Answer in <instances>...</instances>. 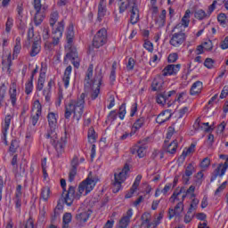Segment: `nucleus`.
Masks as SVG:
<instances>
[{"mask_svg": "<svg viewBox=\"0 0 228 228\" xmlns=\"http://www.w3.org/2000/svg\"><path fill=\"white\" fill-rule=\"evenodd\" d=\"M184 42H186V33L183 31L173 33L169 40V44L172 47H181Z\"/></svg>", "mask_w": 228, "mask_h": 228, "instance_id": "nucleus-10", "label": "nucleus"}, {"mask_svg": "<svg viewBox=\"0 0 228 228\" xmlns=\"http://www.w3.org/2000/svg\"><path fill=\"white\" fill-rule=\"evenodd\" d=\"M44 85H45V71H44V69H41L36 85L37 92H42L44 90Z\"/></svg>", "mask_w": 228, "mask_h": 228, "instance_id": "nucleus-31", "label": "nucleus"}, {"mask_svg": "<svg viewBox=\"0 0 228 228\" xmlns=\"http://www.w3.org/2000/svg\"><path fill=\"white\" fill-rule=\"evenodd\" d=\"M43 95H44L46 102H51V95H52L51 89H47L46 87H45L43 89Z\"/></svg>", "mask_w": 228, "mask_h": 228, "instance_id": "nucleus-52", "label": "nucleus"}, {"mask_svg": "<svg viewBox=\"0 0 228 228\" xmlns=\"http://www.w3.org/2000/svg\"><path fill=\"white\" fill-rule=\"evenodd\" d=\"M12 119L13 116H12V114H7L5 115L4 119L2 122L0 140L5 145H8V131H10V126H12Z\"/></svg>", "mask_w": 228, "mask_h": 228, "instance_id": "nucleus-8", "label": "nucleus"}, {"mask_svg": "<svg viewBox=\"0 0 228 228\" xmlns=\"http://www.w3.org/2000/svg\"><path fill=\"white\" fill-rule=\"evenodd\" d=\"M227 168H228V162L219 164L211 175V178H210L211 183H213L214 181H216L218 177H221V178L224 177V175H225V172H227Z\"/></svg>", "mask_w": 228, "mask_h": 228, "instance_id": "nucleus-14", "label": "nucleus"}, {"mask_svg": "<svg viewBox=\"0 0 228 228\" xmlns=\"http://www.w3.org/2000/svg\"><path fill=\"white\" fill-rule=\"evenodd\" d=\"M134 215V212L133 208H129L125 215L119 219L118 222V228H127L129 227V224H131V218H133V216Z\"/></svg>", "mask_w": 228, "mask_h": 228, "instance_id": "nucleus-15", "label": "nucleus"}, {"mask_svg": "<svg viewBox=\"0 0 228 228\" xmlns=\"http://www.w3.org/2000/svg\"><path fill=\"white\" fill-rule=\"evenodd\" d=\"M40 51H42V46L40 45V41H34L31 45L29 56L31 58H35V56H37V54H40Z\"/></svg>", "mask_w": 228, "mask_h": 228, "instance_id": "nucleus-32", "label": "nucleus"}, {"mask_svg": "<svg viewBox=\"0 0 228 228\" xmlns=\"http://www.w3.org/2000/svg\"><path fill=\"white\" fill-rule=\"evenodd\" d=\"M15 20L13 17L8 16L5 21V33L10 35L12 33V29H13Z\"/></svg>", "mask_w": 228, "mask_h": 228, "instance_id": "nucleus-38", "label": "nucleus"}, {"mask_svg": "<svg viewBox=\"0 0 228 228\" xmlns=\"http://www.w3.org/2000/svg\"><path fill=\"white\" fill-rule=\"evenodd\" d=\"M77 167H79V158L74 156L71 160V169L77 170Z\"/></svg>", "mask_w": 228, "mask_h": 228, "instance_id": "nucleus-61", "label": "nucleus"}, {"mask_svg": "<svg viewBox=\"0 0 228 228\" xmlns=\"http://www.w3.org/2000/svg\"><path fill=\"white\" fill-rule=\"evenodd\" d=\"M34 9L36 10L34 17L35 25L40 26L45 18V15L42 12V0H34Z\"/></svg>", "mask_w": 228, "mask_h": 228, "instance_id": "nucleus-12", "label": "nucleus"}, {"mask_svg": "<svg viewBox=\"0 0 228 228\" xmlns=\"http://www.w3.org/2000/svg\"><path fill=\"white\" fill-rule=\"evenodd\" d=\"M190 111V109L188 107H183L178 110V118H183L184 115H186Z\"/></svg>", "mask_w": 228, "mask_h": 228, "instance_id": "nucleus-62", "label": "nucleus"}, {"mask_svg": "<svg viewBox=\"0 0 228 228\" xmlns=\"http://www.w3.org/2000/svg\"><path fill=\"white\" fill-rule=\"evenodd\" d=\"M194 17L198 20H204V19H208L206 11H204L202 9H199V10L195 11Z\"/></svg>", "mask_w": 228, "mask_h": 228, "instance_id": "nucleus-47", "label": "nucleus"}, {"mask_svg": "<svg viewBox=\"0 0 228 228\" xmlns=\"http://www.w3.org/2000/svg\"><path fill=\"white\" fill-rule=\"evenodd\" d=\"M172 95H175V90H171L167 93L164 92L158 94L155 97L157 104L165 106L167 104V101H168Z\"/></svg>", "mask_w": 228, "mask_h": 228, "instance_id": "nucleus-16", "label": "nucleus"}, {"mask_svg": "<svg viewBox=\"0 0 228 228\" xmlns=\"http://www.w3.org/2000/svg\"><path fill=\"white\" fill-rule=\"evenodd\" d=\"M59 115L56 112H49L47 114V121L50 130L45 134V138L50 140V143L57 152V156L61 158L65 152V147H67V132H64L63 135L58 140V134H56V127L58 126Z\"/></svg>", "mask_w": 228, "mask_h": 228, "instance_id": "nucleus-2", "label": "nucleus"}, {"mask_svg": "<svg viewBox=\"0 0 228 228\" xmlns=\"http://www.w3.org/2000/svg\"><path fill=\"white\" fill-rule=\"evenodd\" d=\"M65 31V20H61L57 23L56 28H52V38L53 42L46 41L45 43V48L46 51H53L60 40L63 37V32Z\"/></svg>", "mask_w": 228, "mask_h": 228, "instance_id": "nucleus-5", "label": "nucleus"}, {"mask_svg": "<svg viewBox=\"0 0 228 228\" xmlns=\"http://www.w3.org/2000/svg\"><path fill=\"white\" fill-rule=\"evenodd\" d=\"M126 113H127V110L126 109V103H122L119 107V111L118 113V118H120L121 120H124V118H126Z\"/></svg>", "mask_w": 228, "mask_h": 228, "instance_id": "nucleus-48", "label": "nucleus"}, {"mask_svg": "<svg viewBox=\"0 0 228 228\" xmlns=\"http://www.w3.org/2000/svg\"><path fill=\"white\" fill-rule=\"evenodd\" d=\"M181 70V64H168L162 70V76L167 77V76H177Z\"/></svg>", "mask_w": 228, "mask_h": 228, "instance_id": "nucleus-18", "label": "nucleus"}, {"mask_svg": "<svg viewBox=\"0 0 228 228\" xmlns=\"http://www.w3.org/2000/svg\"><path fill=\"white\" fill-rule=\"evenodd\" d=\"M179 60V55L175 53H170L167 57L168 63H175Z\"/></svg>", "mask_w": 228, "mask_h": 228, "instance_id": "nucleus-57", "label": "nucleus"}, {"mask_svg": "<svg viewBox=\"0 0 228 228\" xmlns=\"http://www.w3.org/2000/svg\"><path fill=\"white\" fill-rule=\"evenodd\" d=\"M2 65L4 69H6L8 72H10V69H12V54H9L6 61H2Z\"/></svg>", "mask_w": 228, "mask_h": 228, "instance_id": "nucleus-49", "label": "nucleus"}, {"mask_svg": "<svg viewBox=\"0 0 228 228\" xmlns=\"http://www.w3.org/2000/svg\"><path fill=\"white\" fill-rule=\"evenodd\" d=\"M204 66L207 69H214L215 68V60L211 59V58H207L204 61Z\"/></svg>", "mask_w": 228, "mask_h": 228, "instance_id": "nucleus-53", "label": "nucleus"}, {"mask_svg": "<svg viewBox=\"0 0 228 228\" xmlns=\"http://www.w3.org/2000/svg\"><path fill=\"white\" fill-rule=\"evenodd\" d=\"M183 211H184V200H183L182 198L181 200L175 206V208H170L168 209V220H172V218H179V216L183 215Z\"/></svg>", "mask_w": 228, "mask_h": 228, "instance_id": "nucleus-11", "label": "nucleus"}, {"mask_svg": "<svg viewBox=\"0 0 228 228\" xmlns=\"http://www.w3.org/2000/svg\"><path fill=\"white\" fill-rule=\"evenodd\" d=\"M219 47H220V49H222V51H227V49H228V36H226L224 37V39L223 41H221Z\"/></svg>", "mask_w": 228, "mask_h": 228, "instance_id": "nucleus-64", "label": "nucleus"}, {"mask_svg": "<svg viewBox=\"0 0 228 228\" xmlns=\"http://www.w3.org/2000/svg\"><path fill=\"white\" fill-rule=\"evenodd\" d=\"M202 45L205 51H213V41L210 39L205 41Z\"/></svg>", "mask_w": 228, "mask_h": 228, "instance_id": "nucleus-59", "label": "nucleus"}, {"mask_svg": "<svg viewBox=\"0 0 228 228\" xmlns=\"http://www.w3.org/2000/svg\"><path fill=\"white\" fill-rule=\"evenodd\" d=\"M217 20L222 26H224L227 22V15H225V13H219Z\"/></svg>", "mask_w": 228, "mask_h": 228, "instance_id": "nucleus-60", "label": "nucleus"}, {"mask_svg": "<svg viewBox=\"0 0 228 228\" xmlns=\"http://www.w3.org/2000/svg\"><path fill=\"white\" fill-rule=\"evenodd\" d=\"M74 36H75L74 24L70 23L66 31V38H67L68 44H72V42H74Z\"/></svg>", "mask_w": 228, "mask_h": 228, "instance_id": "nucleus-34", "label": "nucleus"}, {"mask_svg": "<svg viewBox=\"0 0 228 228\" xmlns=\"http://www.w3.org/2000/svg\"><path fill=\"white\" fill-rule=\"evenodd\" d=\"M129 166L126 164L123 167V169L119 173L114 174V182H113V193H118L120 190H122L123 183H126V179H127V174H129Z\"/></svg>", "mask_w": 228, "mask_h": 228, "instance_id": "nucleus-6", "label": "nucleus"}, {"mask_svg": "<svg viewBox=\"0 0 228 228\" xmlns=\"http://www.w3.org/2000/svg\"><path fill=\"white\" fill-rule=\"evenodd\" d=\"M66 57L68 60L71 61L72 65L75 67V69H78L80 67L79 60H77V53L76 52H69L66 54Z\"/></svg>", "mask_w": 228, "mask_h": 228, "instance_id": "nucleus-33", "label": "nucleus"}, {"mask_svg": "<svg viewBox=\"0 0 228 228\" xmlns=\"http://www.w3.org/2000/svg\"><path fill=\"white\" fill-rule=\"evenodd\" d=\"M195 147H197V145L195 143H191L190 145V147L185 148L178 159L179 161L181 163H183V161L186 159V157H188V156H190V154H193V152H195Z\"/></svg>", "mask_w": 228, "mask_h": 228, "instance_id": "nucleus-29", "label": "nucleus"}, {"mask_svg": "<svg viewBox=\"0 0 228 228\" xmlns=\"http://www.w3.org/2000/svg\"><path fill=\"white\" fill-rule=\"evenodd\" d=\"M97 182L94 178L87 177L78 185V193L76 194V187L69 186L68 191L61 194V199L59 200L56 209L59 211L63 210V204H66L68 208H70L74 204L75 199H81V195H88L91 191H94Z\"/></svg>", "mask_w": 228, "mask_h": 228, "instance_id": "nucleus-1", "label": "nucleus"}, {"mask_svg": "<svg viewBox=\"0 0 228 228\" xmlns=\"http://www.w3.org/2000/svg\"><path fill=\"white\" fill-rule=\"evenodd\" d=\"M20 51H22V44L20 37H17L15 39V45L12 50V60H17L19 58V54H20Z\"/></svg>", "mask_w": 228, "mask_h": 228, "instance_id": "nucleus-30", "label": "nucleus"}, {"mask_svg": "<svg viewBox=\"0 0 228 228\" xmlns=\"http://www.w3.org/2000/svg\"><path fill=\"white\" fill-rule=\"evenodd\" d=\"M209 165H211V159H209V157H206L200 162V167L201 168H208V167H209Z\"/></svg>", "mask_w": 228, "mask_h": 228, "instance_id": "nucleus-55", "label": "nucleus"}, {"mask_svg": "<svg viewBox=\"0 0 228 228\" xmlns=\"http://www.w3.org/2000/svg\"><path fill=\"white\" fill-rule=\"evenodd\" d=\"M108 12L107 1L100 0L98 4V20H102Z\"/></svg>", "mask_w": 228, "mask_h": 228, "instance_id": "nucleus-27", "label": "nucleus"}, {"mask_svg": "<svg viewBox=\"0 0 228 228\" xmlns=\"http://www.w3.org/2000/svg\"><path fill=\"white\" fill-rule=\"evenodd\" d=\"M227 188V181H224L215 191V195L220 197V194L224 190Z\"/></svg>", "mask_w": 228, "mask_h": 228, "instance_id": "nucleus-56", "label": "nucleus"}, {"mask_svg": "<svg viewBox=\"0 0 228 228\" xmlns=\"http://www.w3.org/2000/svg\"><path fill=\"white\" fill-rule=\"evenodd\" d=\"M202 90H204V83L200 80H197L191 85L189 94L191 97H196L202 94Z\"/></svg>", "mask_w": 228, "mask_h": 228, "instance_id": "nucleus-19", "label": "nucleus"}, {"mask_svg": "<svg viewBox=\"0 0 228 228\" xmlns=\"http://www.w3.org/2000/svg\"><path fill=\"white\" fill-rule=\"evenodd\" d=\"M87 138L89 143H95V142H97V133H95V129H94V127H90L88 129Z\"/></svg>", "mask_w": 228, "mask_h": 228, "instance_id": "nucleus-42", "label": "nucleus"}, {"mask_svg": "<svg viewBox=\"0 0 228 228\" xmlns=\"http://www.w3.org/2000/svg\"><path fill=\"white\" fill-rule=\"evenodd\" d=\"M70 76H72V66L69 65L65 69L62 76V83L66 90L70 86Z\"/></svg>", "mask_w": 228, "mask_h": 228, "instance_id": "nucleus-26", "label": "nucleus"}, {"mask_svg": "<svg viewBox=\"0 0 228 228\" xmlns=\"http://www.w3.org/2000/svg\"><path fill=\"white\" fill-rule=\"evenodd\" d=\"M144 49L148 51V53H153L154 52V45L150 40H145L143 44Z\"/></svg>", "mask_w": 228, "mask_h": 228, "instance_id": "nucleus-51", "label": "nucleus"}, {"mask_svg": "<svg viewBox=\"0 0 228 228\" xmlns=\"http://www.w3.org/2000/svg\"><path fill=\"white\" fill-rule=\"evenodd\" d=\"M17 149H19V142L15 139L12 140L11 145L9 147V152L15 154V152H17Z\"/></svg>", "mask_w": 228, "mask_h": 228, "instance_id": "nucleus-50", "label": "nucleus"}, {"mask_svg": "<svg viewBox=\"0 0 228 228\" xmlns=\"http://www.w3.org/2000/svg\"><path fill=\"white\" fill-rule=\"evenodd\" d=\"M177 147H179V143L177 140H175L167 145V152H168V154H175V152H177Z\"/></svg>", "mask_w": 228, "mask_h": 228, "instance_id": "nucleus-43", "label": "nucleus"}, {"mask_svg": "<svg viewBox=\"0 0 228 228\" xmlns=\"http://www.w3.org/2000/svg\"><path fill=\"white\" fill-rule=\"evenodd\" d=\"M34 80L28 79L25 83V94L26 95H31L33 94V90H35V85L33 84Z\"/></svg>", "mask_w": 228, "mask_h": 228, "instance_id": "nucleus-41", "label": "nucleus"}, {"mask_svg": "<svg viewBox=\"0 0 228 228\" xmlns=\"http://www.w3.org/2000/svg\"><path fill=\"white\" fill-rule=\"evenodd\" d=\"M146 120L147 118H145V117L143 116L135 119V121L132 125L131 134H136V133H138V131L141 130L143 126H145Z\"/></svg>", "mask_w": 228, "mask_h": 228, "instance_id": "nucleus-23", "label": "nucleus"}, {"mask_svg": "<svg viewBox=\"0 0 228 228\" xmlns=\"http://www.w3.org/2000/svg\"><path fill=\"white\" fill-rule=\"evenodd\" d=\"M136 64V61L133 59V57H130L128 59V62L126 64V69L127 70H134V65Z\"/></svg>", "mask_w": 228, "mask_h": 228, "instance_id": "nucleus-63", "label": "nucleus"}, {"mask_svg": "<svg viewBox=\"0 0 228 228\" xmlns=\"http://www.w3.org/2000/svg\"><path fill=\"white\" fill-rule=\"evenodd\" d=\"M58 19H60V13L58 12V11H54L50 14V26L51 28H56L55 24L56 22H58ZM55 26V27H54Z\"/></svg>", "mask_w": 228, "mask_h": 228, "instance_id": "nucleus-44", "label": "nucleus"}, {"mask_svg": "<svg viewBox=\"0 0 228 228\" xmlns=\"http://www.w3.org/2000/svg\"><path fill=\"white\" fill-rule=\"evenodd\" d=\"M170 118H172V110H165L157 116L156 122L162 126L165 122H168Z\"/></svg>", "mask_w": 228, "mask_h": 228, "instance_id": "nucleus-22", "label": "nucleus"}, {"mask_svg": "<svg viewBox=\"0 0 228 228\" xmlns=\"http://www.w3.org/2000/svg\"><path fill=\"white\" fill-rule=\"evenodd\" d=\"M9 101L11 106L15 108L17 106V101H19V92H17V84L14 82L9 88Z\"/></svg>", "mask_w": 228, "mask_h": 228, "instance_id": "nucleus-17", "label": "nucleus"}, {"mask_svg": "<svg viewBox=\"0 0 228 228\" xmlns=\"http://www.w3.org/2000/svg\"><path fill=\"white\" fill-rule=\"evenodd\" d=\"M86 97V94L82 93L80 97L77 100H71L69 104L65 106V113L64 118L69 120L70 117L79 122L81 120V117H83V113L85 111V99Z\"/></svg>", "mask_w": 228, "mask_h": 228, "instance_id": "nucleus-4", "label": "nucleus"}, {"mask_svg": "<svg viewBox=\"0 0 228 228\" xmlns=\"http://www.w3.org/2000/svg\"><path fill=\"white\" fill-rule=\"evenodd\" d=\"M131 0H119L118 10L119 13H124L129 6H131Z\"/></svg>", "mask_w": 228, "mask_h": 228, "instance_id": "nucleus-39", "label": "nucleus"}, {"mask_svg": "<svg viewBox=\"0 0 228 228\" xmlns=\"http://www.w3.org/2000/svg\"><path fill=\"white\" fill-rule=\"evenodd\" d=\"M92 77H94L92 79ZM85 88H92L91 99L95 101L101 94V86H102V74L99 73L94 77V64H90L84 79Z\"/></svg>", "mask_w": 228, "mask_h": 228, "instance_id": "nucleus-3", "label": "nucleus"}, {"mask_svg": "<svg viewBox=\"0 0 228 228\" xmlns=\"http://www.w3.org/2000/svg\"><path fill=\"white\" fill-rule=\"evenodd\" d=\"M90 216H92V210L88 209L87 211L81 212L76 216L77 222L79 224L80 227H84L85 224L88 222L90 219Z\"/></svg>", "mask_w": 228, "mask_h": 228, "instance_id": "nucleus-21", "label": "nucleus"}, {"mask_svg": "<svg viewBox=\"0 0 228 228\" xmlns=\"http://www.w3.org/2000/svg\"><path fill=\"white\" fill-rule=\"evenodd\" d=\"M33 110H36V112L30 116V124L35 126L38 124V120H40V117L42 116V103H40V100L34 102Z\"/></svg>", "mask_w": 228, "mask_h": 228, "instance_id": "nucleus-13", "label": "nucleus"}, {"mask_svg": "<svg viewBox=\"0 0 228 228\" xmlns=\"http://www.w3.org/2000/svg\"><path fill=\"white\" fill-rule=\"evenodd\" d=\"M130 24L134 26V24H138V20H140V9H138L137 4L132 5L130 10Z\"/></svg>", "mask_w": 228, "mask_h": 228, "instance_id": "nucleus-24", "label": "nucleus"}, {"mask_svg": "<svg viewBox=\"0 0 228 228\" xmlns=\"http://www.w3.org/2000/svg\"><path fill=\"white\" fill-rule=\"evenodd\" d=\"M108 42V30L105 28L99 29L94 37L93 45L99 49Z\"/></svg>", "mask_w": 228, "mask_h": 228, "instance_id": "nucleus-9", "label": "nucleus"}, {"mask_svg": "<svg viewBox=\"0 0 228 228\" xmlns=\"http://www.w3.org/2000/svg\"><path fill=\"white\" fill-rule=\"evenodd\" d=\"M190 193L191 197H195V186L191 185L187 190L184 187H177L171 195L170 200L173 202L179 200V195H182V199L184 200L186 197H189Z\"/></svg>", "mask_w": 228, "mask_h": 228, "instance_id": "nucleus-7", "label": "nucleus"}, {"mask_svg": "<svg viewBox=\"0 0 228 228\" xmlns=\"http://www.w3.org/2000/svg\"><path fill=\"white\" fill-rule=\"evenodd\" d=\"M72 222V214L70 212H66L62 216V228L70 227V223Z\"/></svg>", "mask_w": 228, "mask_h": 228, "instance_id": "nucleus-37", "label": "nucleus"}, {"mask_svg": "<svg viewBox=\"0 0 228 228\" xmlns=\"http://www.w3.org/2000/svg\"><path fill=\"white\" fill-rule=\"evenodd\" d=\"M193 172H195V167H193V164L190 163L185 169L184 175L182 176L184 184L190 183V177L193 175Z\"/></svg>", "mask_w": 228, "mask_h": 228, "instance_id": "nucleus-28", "label": "nucleus"}, {"mask_svg": "<svg viewBox=\"0 0 228 228\" xmlns=\"http://www.w3.org/2000/svg\"><path fill=\"white\" fill-rule=\"evenodd\" d=\"M138 113V103H132L130 107V117H134Z\"/></svg>", "mask_w": 228, "mask_h": 228, "instance_id": "nucleus-58", "label": "nucleus"}, {"mask_svg": "<svg viewBox=\"0 0 228 228\" xmlns=\"http://www.w3.org/2000/svg\"><path fill=\"white\" fill-rule=\"evenodd\" d=\"M165 80L161 77H156L151 82V92H161Z\"/></svg>", "mask_w": 228, "mask_h": 228, "instance_id": "nucleus-25", "label": "nucleus"}, {"mask_svg": "<svg viewBox=\"0 0 228 228\" xmlns=\"http://www.w3.org/2000/svg\"><path fill=\"white\" fill-rule=\"evenodd\" d=\"M49 197H51V188H49V186L43 187L41 190V199H43L45 202H47Z\"/></svg>", "mask_w": 228, "mask_h": 228, "instance_id": "nucleus-45", "label": "nucleus"}, {"mask_svg": "<svg viewBox=\"0 0 228 228\" xmlns=\"http://www.w3.org/2000/svg\"><path fill=\"white\" fill-rule=\"evenodd\" d=\"M132 154H137L138 158H145V154H147V146L142 144V142H139L131 149Z\"/></svg>", "mask_w": 228, "mask_h": 228, "instance_id": "nucleus-20", "label": "nucleus"}, {"mask_svg": "<svg viewBox=\"0 0 228 228\" xmlns=\"http://www.w3.org/2000/svg\"><path fill=\"white\" fill-rule=\"evenodd\" d=\"M186 101V92H182L176 94L175 99L172 103L167 102V108H170L172 104H175V102H178L179 104H183Z\"/></svg>", "mask_w": 228, "mask_h": 228, "instance_id": "nucleus-36", "label": "nucleus"}, {"mask_svg": "<svg viewBox=\"0 0 228 228\" xmlns=\"http://www.w3.org/2000/svg\"><path fill=\"white\" fill-rule=\"evenodd\" d=\"M191 14V11L187 9L184 12V15L182 18L181 24L183 28H188L190 26V15Z\"/></svg>", "mask_w": 228, "mask_h": 228, "instance_id": "nucleus-40", "label": "nucleus"}, {"mask_svg": "<svg viewBox=\"0 0 228 228\" xmlns=\"http://www.w3.org/2000/svg\"><path fill=\"white\" fill-rule=\"evenodd\" d=\"M193 211L188 210L184 216L183 222L184 224H190L193 220Z\"/></svg>", "mask_w": 228, "mask_h": 228, "instance_id": "nucleus-54", "label": "nucleus"}, {"mask_svg": "<svg viewBox=\"0 0 228 228\" xmlns=\"http://www.w3.org/2000/svg\"><path fill=\"white\" fill-rule=\"evenodd\" d=\"M6 85L4 83L0 86V107L4 104V99L6 98Z\"/></svg>", "mask_w": 228, "mask_h": 228, "instance_id": "nucleus-46", "label": "nucleus"}, {"mask_svg": "<svg viewBox=\"0 0 228 228\" xmlns=\"http://www.w3.org/2000/svg\"><path fill=\"white\" fill-rule=\"evenodd\" d=\"M156 24L159 28H164L167 24V10L163 9L161 13L159 16V19L156 20Z\"/></svg>", "mask_w": 228, "mask_h": 228, "instance_id": "nucleus-35", "label": "nucleus"}]
</instances>
